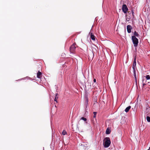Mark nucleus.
<instances>
[{"label":"nucleus","instance_id":"24","mask_svg":"<svg viewBox=\"0 0 150 150\" xmlns=\"http://www.w3.org/2000/svg\"><path fill=\"white\" fill-rule=\"evenodd\" d=\"M149 150V149H148V150Z\"/></svg>","mask_w":150,"mask_h":150},{"label":"nucleus","instance_id":"2","mask_svg":"<svg viewBox=\"0 0 150 150\" xmlns=\"http://www.w3.org/2000/svg\"><path fill=\"white\" fill-rule=\"evenodd\" d=\"M132 41L134 46L137 47L138 45V40L135 36H132Z\"/></svg>","mask_w":150,"mask_h":150},{"label":"nucleus","instance_id":"10","mask_svg":"<svg viewBox=\"0 0 150 150\" xmlns=\"http://www.w3.org/2000/svg\"><path fill=\"white\" fill-rule=\"evenodd\" d=\"M110 130L109 129H108V128H107L106 130V133L107 134H109L110 133Z\"/></svg>","mask_w":150,"mask_h":150},{"label":"nucleus","instance_id":"11","mask_svg":"<svg viewBox=\"0 0 150 150\" xmlns=\"http://www.w3.org/2000/svg\"><path fill=\"white\" fill-rule=\"evenodd\" d=\"M145 79L146 80H150V77L149 75H147L145 77Z\"/></svg>","mask_w":150,"mask_h":150},{"label":"nucleus","instance_id":"5","mask_svg":"<svg viewBox=\"0 0 150 150\" xmlns=\"http://www.w3.org/2000/svg\"><path fill=\"white\" fill-rule=\"evenodd\" d=\"M127 30L128 33H130L131 32V30L132 29V27L129 25H128L127 26Z\"/></svg>","mask_w":150,"mask_h":150},{"label":"nucleus","instance_id":"16","mask_svg":"<svg viewBox=\"0 0 150 150\" xmlns=\"http://www.w3.org/2000/svg\"><path fill=\"white\" fill-rule=\"evenodd\" d=\"M145 79H144L142 80L143 85V86L146 85V82H144Z\"/></svg>","mask_w":150,"mask_h":150},{"label":"nucleus","instance_id":"3","mask_svg":"<svg viewBox=\"0 0 150 150\" xmlns=\"http://www.w3.org/2000/svg\"><path fill=\"white\" fill-rule=\"evenodd\" d=\"M122 11L125 13H126L127 11L128 10V8L126 4H123L122 6Z\"/></svg>","mask_w":150,"mask_h":150},{"label":"nucleus","instance_id":"14","mask_svg":"<svg viewBox=\"0 0 150 150\" xmlns=\"http://www.w3.org/2000/svg\"><path fill=\"white\" fill-rule=\"evenodd\" d=\"M147 120L148 122H150V117L149 116H147L146 117Z\"/></svg>","mask_w":150,"mask_h":150},{"label":"nucleus","instance_id":"13","mask_svg":"<svg viewBox=\"0 0 150 150\" xmlns=\"http://www.w3.org/2000/svg\"><path fill=\"white\" fill-rule=\"evenodd\" d=\"M58 93H56V96H55V99H54V100L55 101H56L57 102V100L58 98Z\"/></svg>","mask_w":150,"mask_h":150},{"label":"nucleus","instance_id":"7","mask_svg":"<svg viewBox=\"0 0 150 150\" xmlns=\"http://www.w3.org/2000/svg\"><path fill=\"white\" fill-rule=\"evenodd\" d=\"M42 73L39 71H38L37 74V77L38 78H40L42 76Z\"/></svg>","mask_w":150,"mask_h":150},{"label":"nucleus","instance_id":"19","mask_svg":"<svg viewBox=\"0 0 150 150\" xmlns=\"http://www.w3.org/2000/svg\"><path fill=\"white\" fill-rule=\"evenodd\" d=\"M93 82L95 83L96 82V80L95 79H94L93 80Z\"/></svg>","mask_w":150,"mask_h":150},{"label":"nucleus","instance_id":"6","mask_svg":"<svg viewBox=\"0 0 150 150\" xmlns=\"http://www.w3.org/2000/svg\"><path fill=\"white\" fill-rule=\"evenodd\" d=\"M136 58H135L134 59V61L133 65L132 66V68L133 69H135L136 67Z\"/></svg>","mask_w":150,"mask_h":150},{"label":"nucleus","instance_id":"4","mask_svg":"<svg viewBox=\"0 0 150 150\" xmlns=\"http://www.w3.org/2000/svg\"><path fill=\"white\" fill-rule=\"evenodd\" d=\"M76 49V47L74 44H73L70 47V50L71 52L73 53Z\"/></svg>","mask_w":150,"mask_h":150},{"label":"nucleus","instance_id":"17","mask_svg":"<svg viewBox=\"0 0 150 150\" xmlns=\"http://www.w3.org/2000/svg\"><path fill=\"white\" fill-rule=\"evenodd\" d=\"M133 72H134V77H135V78H136V71H135V69H133Z\"/></svg>","mask_w":150,"mask_h":150},{"label":"nucleus","instance_id":"18","mask_svg":"<svg viewBox=\"0 0 150 150\" xmlns=\"http://www.w3.org/2000/svg\"><path fill=\"white\" fill-rule=\"evenodd\" d=\"M81 120H84V121H85L86 120V118H84V117H82L81 119Z\"/></svg>","mask_w":150,"mask_h":150},{"label":"nucleus","instance_id":"1","mask_svg":"<svg viewBox=\"0 0 150 150\" xmlns=\"http://www.w3.org/2000/svg\"><path fill=\"white\" fill-rule=\"evenodd\" d=\"M105 142L104 143V146L105 148H108L110 145L111 142L109 137H106L104 139Z\"/></svg>","mask_w":150,"mask_h":150},{"label":"nucleus","instance_id":"9","mask_svg":"<svg viewBox=\"0 0 150 150\" xmlns=\"http://www.w3.org/2000/svg\"><path fill=\"white\" fill-rule=\"evenodd\" d=\"M90 34L91 39L93 40H95V38L94 36L93 35V33H90Z\"/></svg>","mask_w":150,"mask_h":150},{"label":"nucleus","instance_id":"12","mask_svg":"<svg viewBox=\"0 0 150 150\" xmlns=\"http://www.w3.org/2000/svg\"><path fill=\"white\" fill-rule=\"evenodd\" d=\"M134 36H136L138 37H139V35L136 31H135L134 32Z\"/></svg>","mask_w":150,"mask_h":150},{"label":"nucleus","instance_id":"15","mask_svg":"<svg viewBox=\"0 0 150 150\" xmlns=\"http://www.w3.org/2000/svg\"><path fill=\"white\" fill-rule=\"evenodd\" d=\"M62 134L63 135H65L67 134V132L65 130H64L62 132Z\"/></svg>","mask_w":150,"mask_h":150},{"label":"nucleus","instance_id":"8","mask_svg":"<svg viewBox=\"0 0 150 150\" xmlns=\"http://www.w3.org/2000/svg\"><path fill=\"white\" fill-rule=\"evenodd\" d=\"M131 107L130 106H129L127 108H126V109L125 110V111L126 112H127L129 111V109L131 108Z\"/></svg>","mask_w":150,"mask_h":150},{"label":"nucleus","instance_id":"20","mask_svg":"<svg viewBox=\"0 0 150 150\" xmlns=\"http://www.w3.org/2000/svg\"><path fill=\"white\" fill-rule=\"evenodd\" d=\"M132 15L133 16H134V12H133V11H132Z\"/></svg>","mask_w":150,"mask_h":150},{"label":"nucleus","instance_id":"21","mask_svg":"<svg viewBox=\"0 0 150 150\" xmlns=\"http://www.w3.org/2000/svg\"><path fill=\"white\" fill-rule=\"evenodd\" d=\"M96 112H93V114H94V115H96Z\"/></svg>","mask_w":150,"mask_h":150},{"label":"nucleus","instance_id":"23","mask_svg":"<svg viewBox=\"0 0 150 150\" xmlns=\"http://www.w3.org/2000/svg\"><path fill=\"white\" fill-rule=\"evenodd\" d=\"M145 79L144 82H146V79L145 78H144V77L143 78V79Z\"/></svg>","mask_w":150,"mask_h":150},{"label":"nucleus","instance_id":"22","mask_svg":"<svg viewBox=\"0 0 150 150\" xmlns=\"http://www.w3.org/2000/svg\"><path fill=\"white\" fill-rule=\"evenodd\" d=\"M96 117V115H94L93 116V117L94 118H95V120H96V119L95 118Z\"/></svg>","mask_w":150,"mask_h":150}]
</instances>
